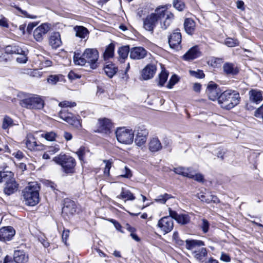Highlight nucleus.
<instances>
[{
  "label": "nucleus",
  "mask_w": 263,
  "mask_h": 263,
  "mask_svg": "<svg viewBox=\"0 0 263 263\" xmlns=\"http://www.w3.org/2000/svg\"><path fill=\"white\" fill-rule=\"evenodd\" d=\"M98 58L99 53L97 49L88 48L84 51L82 57L75 53L73 61L76 65L83 66L87 64L91 68L95 69L97 67Z\"/></svg>",
  "instance_id": "nucleus-1"
},
{
  "label": "nucleus",
  "mask_w": 263,
  "mask_h": 263,
  "mask_svg": "<svg viewBox=\"0 0 263 263\" xmlns=\"http://www.w3.org/2000/svg\"><path fill=\"white\" fill-rule=\"evenodd\" d=\"M239 93L235 90L228 89L221 93L218 98V104L221 107L231 109L239 103Z\"/></svg>",
  "instance_id": "nucleus-2"
},
{
  "label": "nucleus",
  "mask_w": 263,
  "mask_h": 263,
  "mask_svg": "<svg viewBox=\"0 0 263 263\" xmlns=\"http://www.w3.org/2000/svg\"><path fill=\"white\" fill-rule=\"evenodd\" d=\"M40 187L36 182H32L22 191L23 200L25 204L29 206H34L39 202V191Z\"/></svg>",
  "instance_id": "nucleus-3"
},
{
  "label": "nucleus",
  "mask_w": 263,
  "mask_h": 263,
  "mask_svg": "<svg viewBox=\"0 0 263 263\" xmlns=\"http://www.w3.org/2000/svg\"><path fill=\"white\" fill-rule=\"evenodd\" d=\"M20 105L29 109H41L44 106V101L42 98L37 95H25L20 102Z\"/></svg>",
  "instance_id": "nucleus-4"
},
{
  "label": "nucleus",
  "mask_w": 263,
  "mask_h": 263,
  "mask_svg": "<svg viewBox=\"0 0 263 263\" xmlns=\"http://www.w3.org/2000/svg\"><path fill=\"white\" fill-rule=\"evenodd\" d=\"M186 248L188 250L195 249L193 253L194 257L199 261L203 262L208 255L207 250L205 248L198 249V247L204 246L202 241L198 240H186Z\"/></svg>",
  "instance_id": "nucleus-5"
},
{
  "label": "nucleus",
  "mask_w": 263,
  "mask_h": 263,
  "mask_svg": "<svg viewBox=\"0 0 263 263\" xmlns=\"http://www.w3.org/2000/svg\"><path fill=\"white\" fill-rule=\"evenodd\" d=\"M53 161L62 166L63 172L66 174H72L74 172L76 165L75 159L70 156L60 154L53 158Z\"/></svg>",
  "instance_id": "nucleus-6"
},
{
  "label": "nucleus",
  "mask_w": 263,
  "mask_h": 263,
  "mask_svg": "<svg viewBox=\"0 0 263 263\" xmlns=\"http://www.w3.org/2000/svg\"><path fill=\"white\" fill-rule=\"evenodd\" d=\"M116 136L120 143L130 144L133 142L134 133L132 129L120 127L116 132Z\"/></svg>",
  "instance_id": "nucleus-7"
},
{
  "label": "nucleus",
  "mask_w": 263,
  "mask_h": 263,
  "mask_svg": "<svg viewBox=\"0 0 263 263\" xmlns=\"http://www.w3.org/2000/svg\"><path fill=\"white\" fill-rule=\"evenodd\" d=\"M135 132L136 135L135 142L136 144L139 146L144 144L148 135V131L147 128L143 125L140 126L137 128Z\"/></svg>",
  "instance_id": "nucleus-8"
},
{
  "label": "nucleus",
  "mask_w": 263,
  "mask_h": 263,
  "mask_svg": "<svg viewBox=\"0 0 263 263\" xmlns=\"http://www.w3.org/2000/svg\"><path fill=\"white\" fill-rule=\"evenodd\" d=\"M157 227L164 234H167L174 228L173 220L169 216H164L158 221Z\"/></svg>",
  "instance_id": "nucleus-9"
},
{
  "label": "nucleus",
  "mask_w": 263,
  "mask_h": 263,
  "mask_svg": "<svg viewBox=\"0 0 263 263\" xmlns=\"http://www.w3.org/2000/svg\"><path fill=\"white\" fill-rule=\"evenodd\" d=\"M25 142L26 147L31 151H39L44 149V145L41 143H37L35 138L31 133L27 134Z\"/></svg>",
  "instance_id": "nucleus-10"
},
{
  "label": "nucleus",
  "mask_w": 263,
  "mask_h": 263,
  "mask_svg": "<svg viewBox=\"0 0 263 263\" xmlns=\"http://www.w3.org/2000/svg\"><path fill=\"white\" fill-rule=\"evenodd\" d=\"M51 26L48 23H43L36 28L33 31V36L37 42H41L44 36L50 30Z\"/></svg>",
  "instance_id": "nucleus-11"
},
{
  "label": "nucleus",
  "mask_w": 263,
  "mask_h": 263,
  "mask_svg": "<svg viewBox=\"0 0 263 263\" xmlns=\"http://www.w3.org/2000/svg\"><path fill=\"white\" fill-rule=\"evenodd\" d=\"M7 177L5 179H3L6 181L5 187L4 189V193L7 195H10L15 193L18 189V184L13 178Z\"/></svg>",
  "instance_id": "nucleus-12"
},
{
  "label": "nucleus",
  "mask_w": 263,
  "mask_h": 263,
  "mask_svg": "<svg viewBox=\"0 0 263 263\" xmlns=\"http://www.w3.org/2000/svg\"><path fill=\"white\" fill-rule=\"evenodd\" d=\"M97 126L98 128L95 130V132L108 134L110 133L112 125L110 120L104 119L98 120Z\"/></svg>",
  "instance_id": "nucleus-13"
},
{
  "label": "nucleus",
  "mask_w": 263,
  "mask_h": 263,
  "mask_svg": "<svg viewBox=\"0 0 263 263\" xmlns=\"http://www.w3.org/2000/svg\"><path fill=\"white\" fill-rule=\"evenodd\" d=\"M206 93L210 100L212 101L217 100L218 101L220 90L217 84L212 82L209 83L206 88Z\"/></svg>",
  "instance_id": "nucleus-14"
},
{
  "label": "nucleus",
  "mask_w": 263,
  "mask_h": 263,
  "mask_svg": "<svg viewBox=\"0 0 263 263\" xmlns=\"http://www.w3.org/2000/svg\"><path fill=\"white\" fill-rule=\"evenodd\" d=\"M76 212L77 205L74 202L69 199H65L62 208V214L69 216L74 214Z\"/></svg>",
  "instance_id": "nucleus-15"
},
{
  "label": "nucleus",
  "mask_w": 263,
  "mask_h": 263,
  "mask_svg": "<svg viewBox=\"0 0 263 263\" xmlns=\"http://www.w3.org/2000/svg\"><path fill=\"white\" fill-rule=\"evenodd\" d=\"M181 34L179 32H174L168 38V43L171 48L179 50L181 48Z\"/></svg>",
  "instance_id": "nucleus-16"
},
{
  "label": "nucleus",
  "mask_w": 263,
  "mask_h": 263,
  "mask_svg": "<svg viewBox=\"0 0 263 263\" xmlns=\"http://www.w3.org/2000/svg\"><path fill=\"white\" fill-rule=\"evenodd\" d=\"M15 234L12 227H3L0 229V240L6 241L11 240Z\"/></svg>",
  "instance_id": "nucleus-17"
},
{
  "label": "nucleus",
  "mask_w": 263,
  "mask_h": 263,
  "mask_svg": "<svg viewBox=\"0 0 263 263\" xmlns=\"http://www.w3.org/2000/svg\"><path fill=\"white\" fill-rule=\"evenodd\" d=\"M147 53V51L143 47H134L130 50L129 57L133 60H141L146 56Z\"/></svg>",
  "instance_id": "nucleus-18"
},
{
  "label": "nucleus",
  "mask_w": 263,
  "mask_h": 263,
  "mask_svg": "<svg viewBox=\"0 0 263 263\" xmlns=\"http://www.w3.org/2000/svg\"><path fill=\"white\" fill-rule=\"evenodd\" d=\"M157 22L156 14L152 13L144 20L143 27L146 30L153 31Z\"/></svg>",
  "instance_id": "nucleus-19"
},
{
  "label": "nucleus",
  "mask_w": 263,
  "mask_h": 263,
  "mask_svg": "<svg viewBox=\"0 0 263 263\" xmlns=\"http://www.w3.org/2000/svg\"><path fill=\"white\" fill-rule=\"evenodd\" d=\"M157 68L155 65L149 64L147 65L142 70L141 76L143 80H147L153 78L156 73Z\"/></svg>",
  "instance_id": "nucleus-20"
},
{
  "label": "nucleus",
  "mask_w": 263,
  "mask_h": 263,
  "mask_svg": "<svg viewBox=\"0 0 263 263\" xmlns=\"http://www.w3.org/2000/svg\"><path fill=\"white\" fill-rule=\"evenodd\" d=\"M28 254L23 250L17 249L14 251L13 259L16 263H26Z\"/></svg>",
  "instance_id": "nucleus-21"
},
{
  "label": "nucleus",
  "mask_w": 263,
  "mask_h": 263,
  "mask_svg": "<svg viewBox=\"0 0 263 263\" xmlns=\"http://www.w3.org/2000/svg\"><path fill=\"white\" fill-rule=\"evenodd\" d=\"M249 100L250 102L259 104L263 99V96L261 91L256 89H252L249 92Z\"/></svg>",
  "instance_id": "nucleus-22"
},
{
  "label": "nucleus",
  "mask_w": 263,
  "mask_h": 263,
  "mask_svg": "<svg viewBox=\"0 0 263 263\" xmlns=\"http://www.w3.org/2000/svg\"><path fill=\"white\" fill-rule=\"evenodd\" d=\"M49 44L52 48L56 49L62 44L61 35L59 32H55L52 33L49 40Z\"/></svg>",
  "instance_id": "nucleus-23"
},
{
  "label": "nucleus",
  "mask_w": 263,
  "mask_h": 263,
  "mask_svg": "<svg viewBox=\"0 0 263 263\" xmlns=\"http://www.w3.org/2000/svg\"><path fill=\"white\" fill-rule=\"evenodd\" d=\"M223 70L227 75L235 76L239 72V69L234 64L231 63H226L223 66Z\"/></svg>",
  "instance_id": "nucleus-24"
},
{
  "label": "nucleus",
  "mask_w": 263,
  "mask_h": 263,
  "mask_svg": "<svg viewBox=\"0 0 263 263\" xmlns=\"http://www.w3.org/2000/svg\"><path fill=\"white\" fill-rule=\"evenodd\" d=\"M200 55V52L199 51L197 47L195 46L191 48L183 56L185 60H192L197 58Z\"/></svg>",
  "instance_id": "nucleus-25"
},
{
  "label": "nucleus",
  "mask_w": 263,
  "mask_h": 263,
  "mask_svg": "<svg viewBox=\"0 0 263 263\" xmlns=\"http://www.w3.org/2000/svg\"><path fill=\"white\" fill-rule=\"evenodd\" d=\"M149 149L152 152H156L162 148V145L158 138H153L151 139L149 144Z\"/></svg>",
  "instance_id": "nucleus-26"
},
{
  "label": "nucleus",
  "mask_w": 263,
  "mask_h": 263,
  "mask_svg": "<svg viewBox=\"0 0 263 263\" xmlns=\"http://www.w3.org/2000/svg\"><path fill=\"white\" fill-rule=\"evenodd\" d=\"M76 36L81 39L85 38L89 33L88 29L82 26H76L74 27Z\"/></svg>",
  "instance_id": "nucleus-27"
},
{
  "label": "nucleus",
  "mask_w": 263,
  "mask_h": 263,
  "mask_svg": "<svg viewBox=\"0 0 263 263\" xmlns=\"http://www.w3.org/2000/svg\"><path fill=\"white\" fill-rule=\"evenodd\" d=\"M185 31L189 34H192L195 30V23L191 18H186L184 23Z\"/></svg>",
  "instance_id": "nucleus-28"
},
{
  "label": "nucleus",
  "mask_w": 263,
  "mask_h": 263,
  "mask_svg": "<svg viewBox=\"0 0 263 263\" xmlns=\"http://www.w3.org/2000/svg\"><path fill=\"white\" fill-rule=\"evenodd\" d=\"M117 70V67H116V66L112 63L106 65L104 67L105 73L109 78H112L116 73Z\"/></svg>",
  "instance_id": "nucleus-29"
},
{
  "label": "nucleus",
  "mask_w": 263,
  "mask_h": 263,
  "mask_svg": "<svg viewBox=\"0 0 263 263\" xmlns=\"http://www.w3.org/2000/svg\"><path fill=\"white\" fill-rule=\"evenodd\" d=\"M168 76V73L165 70H162L159 74L158 79L156 80L157 84L159 86H163L166 82Z\"/></svg>",
  "instance_id": "nucleus-30"
},
{
  "label": "nucleus",
  "mask_w": 263,
  "mask_h": 263,
  "mask_svg": "<svg viewBox=\"0 0 263 263\" xmlns=\"http://www.w3.org/2000/svg\"><path fill=\"white\" fill-rule=\"evenodd\" d=\"M117 197L121 199H126L128 200H134L135 199V197L130 191L124 190V188H122L121 194Z\"/></svg>",
  "instance_id": "nucleus-31"
},
{
  "label": "nucleus",
  "mask_w": 263,
  "mask_h": 263,
  "mask_svg": "<svg viewBox=\"0 0 263 263\" xmlns=\"http://www.w3.org/2000/svg\"><path fill=\"white\" fill-rule=\"evenodd\" d=\"M22 49L18 46L9 45L5 48V52L7 54H16L21 53Z\"/></svg>",
  "instance_id": "nucleus-32"
},
{
  "label": "nucleus",
  "mask_w": 263,
  "mask_h": 263,
  "mask_svg": "<svg viewBox=\"0 0 263 263\" xmlns=\"http://www.w3.org/2000/svg\"><path fill=\"white\" fill-rule=\"evenodd\" d=\"M115 46L113 44H110L106 48L103 57L105 60H108L114 56Z\"/></svg>",
  "instance_id": "nucleus-33"
},
{
  "label": "nucleus",
  "mask_w": 263,
  "mask_h": 263,
  "mask_svg": "<svg viewBox=\"0 0 263 263\" xmlns=\"http://www.w3.org/2000/svg\"><path fill=\"white\" fill-rule=\"evenodd\" d=\"M66 122L76 128H80L82 127L80 120L74 117L72 114Z\"/></svg>",
  "instance_id": "nucleus-34"
},
{
  "label": "nucleus",
  "mask_w": 263,
  "mask_h": 263,
  "mask_svg": "<svg viewBox=\"0 0 263 263\" xmlns=\"http://www.w3.org/2000/svg\"><path fill=\"white\" fill-rule=\"evenodd\" d=\"M188 178L193 179L199 182H203L204 181L203 176L200 173L196 174L192 168L190 170Z\"/></svg>",
  "instance_id": "nucleus-35"
},
{
  "label": "nucleus",
  "mask_w": 263,
  "mask_h": 263,
  "mask_svg": "<svg viewBox=\"0 0 263 263\" xmlns=\"http://www.w3.org/2000/svg\"><path fill=\"white\" fill-rule=\"evenodd\" d=\"M170 12V11H167V8L165 6H160L158 7L155 10V14H156V16L157 17V20L158 18H161L162 17H164L165 15L166 16V13Z\"/></svg>",
  "instance_id": "nucleus-36"
},
{
  "label": "nucleus",
  "mask_w": 263,
  "mask_h": 263,
  "mask_svg": "<svg viewBox=\"0 0 263 263\" xmlns=\"http://www.w3.org/2000/svg\"><path fill=\"white\" fill-rule=\"evenodd\" d=\"M118 52L119 57L124 60L127 58L129 52L130 53L129 47L128 46L121 47L119 48Z\"/></svg>",
  "instance_id": "nucleus-37"
},
{
  "label": "nucleus",
  "mask_w": 263,
  "mask_h": 263,
  "mask_svg": "<svg viewBox=\"0 0 263 263\" xmlns=\"http://www.w3.org/2000/svg\"><path fill=\"white\" fill-rule=\"evenodd\" d=\"M173 19V14L172 12H167L165 20L161 24V28L166 29L170 25Z\"/></svg>",
  "instance_id": "nucleus-38"
},
{
  "label": "nucleus",
  "mask_w": 263,
  "mask_h": 263,
  "mask_svg": "<svg viewBox=\"0 0 263 263\" xmlns=\"http://www.w3.org/2000/svg\"><path fill=\"white\" fill-rule=\"evenodd\" d=\"M191 168H185L183 167H178L174 168V171L177 174L182 175L183 176L188 177Z\"/></svg>",
  "instance_id": "nucleus-39"
},
{
  "label": "nucleus",
  "mask_w": 263,
  "mask_h": 263,
  "mask_svg": "<svg viewBox=\"0 0 263 263\" xmlns=\"http://www.w3.org/2000/svg\"><path fill=\"white\" fill-rule=\"evenodd\" d=\"M13 121L9 116H5L3 118L2 128L4 129H7L13 126Z\"/></svg>",
  "instance_id": "nucleus-40"
},
{
  "label": "nucleus",
  "mask_w": 263,
  "mask_h": 263,
  "mask_svg": "<svg viewBox=\"0 0 263 263\" xmlns=\"http://www.w3.org/2000/svg\"><path fill=\"white\" fill-rule=\"evenodd\" d=\"M176 221L181 224H186L190 221V217L187 214H179Z\"/></svg>",
  "instance_id": "nucleus-41"
},
{
  "label": "nucleus",
  "mask_w": 263,
  "mask_h": 263,
  "mask_svg": "<svg viewBox=\"0 0 263 263\" xmlns=\"http://www.w3.org/2000/svg\"><path fill=\"white\" fill-rule=\"evenodd\" d=\"M62 79V75H50L47 79V82L51 85H55L58 82L61 81Z\"/></svg>",
  "instance_id": "nucleus-42"
},
{
  "label": "nucleus",
  "mask_w": 263,
  "mask_h": 263,
  "mask_svg": "<svg viewBox=\"0 0 263 263\" xmlns=\"http://www.w3.org/2000/svg\"><path fill=\"white\" fill-rule=\"evenodd\" d=\"M189 72L191 76L197 79H202L205 77L204 73L201 70L198 69L197 71L190 70Z\"/></svg>",
  "instance_id": "nucleus-43"
},
{
  "label": "nucleus",
  "mask_w": 263,
  "mask_h": 263,
  "mask_svg": "<svg viewBox=\"0 0 263 263\" xmlns=\"http://www.w3.org/2000/svg\"><path fill=\"white\" fill-rule=\"evenodd\" d=\"M18 55V57L16 58V61L19 63H25L28 60L27 54L26 51L22 49L21 53H16Z\"/></svg>",
  "instance_id": "nucleus-44"
},
{
  "label": "nucleus",
  "mask_w": 263,
  "mask_h": 263,
  "mask_svg": "<svg viewBox=\"0 0 263 263\" xmlns=\"http://www.w3.org/2000/svg\"><path fill=\"white\" fill-rule=\"evenodd\" d=\"M171 198H172V196L171 195L165 193L164 195L158 196L155 200L158 202L164 204L168 199Z\"/></svg>",
  "instance_id": "nucleus-45"
},
{
  "label": "nucleus",
  "mask_w": 263,
  "mask_h": 263,
  "mask_svg": "<svg viewBox=\"0 0 263 263\" xmlns=\"http://www.w3.org/2000/svg\"><path fill=\"white\" fill-rule=\"evenodd\" d=\"M225 44L230 47H233L239 45V42L237 39L231 37L227 38L225 41Z\"/></svg>",
  "instance_id": "nucleus-46"
},
{
  "label": "nucleus",
  "mask_w": 263,
  "mask_h": 263,
  "mask_svg": "<svg viewBox=\"0 0 263 263\" xmlns=\"http://www.w3.org/2000/svg\"><path fill=\"white\" fill-rule=\"evenodd\" d=\"M42 137L48 141H53L55 140L57 134L53 132H47L42 134Z\"/></svg>",
  "instance_id": "nucleus-47"
},
{
  "label": "nucleus",
  "mask_w": 263,
  "mask_h": 263,
  "mask_svg": "<svg viewBox=\"0 0 263 263\" xmlns=\"http://www.w3.org/2000/svg\"><path fill=\"white\" fill-rule=\"evenodd\" d=\"M173 6L180 11L183 10L185 8V4L181 0H174Z\"/></svg>",
  "instance_id": "nucleus-48"
},
{
  "label": "nucleus",
  "mask_w": 263,
  "mask_h": 263,
  "mask_svg": "<svg viewBox=\"0 0 263 263\" xmlns=\"http://www.w3.org/2000/svg\"><path fill=\"white\" fill-rule=\"evenodd\" d=\"M59 114L60 118L65 121H66L68 118L72 115L71 113L67 112L66 109H62Z\"/></svg>",
  "instance_id": "nucleus-49"
},
{
  "label": "nucleus",
  "mask_w": 263,
  "mask_h": 263,
  "mask_svg": "<svg viewBox=\"0 0 263 263\" xmlns=\"http://www.w3.org/2000/svg\"><path fill=\"white\" fill-rule=\"evenodd\" d=\"M59 105L63 108L66 109V107H73L76 106V103L74 102H69L68 101H64L59 103Z\"/></svg>",
  "instance_id": "nucleus-50"
},
{
  "label": "nucleus",
  "mask_w": 263,
  "mask_h": 263,
  "mask_svg": "<svg viewBox=\"0 0 263 263\" xmlns=\"http://www.w3.org/2000/svg\"><path fill=\"white\" fill-rule=\"evenodd\" d=\"M179 81V78L176 74H174L172 76L170 79L167 87L169 89H171L174 85H175Z\"/></svg>",
  "instance_id": "nucleus-51"
},
{
  "label": "nucleus",
  "mask_w": 263,
  "mask_h": 263,
  "mask_svg": "<svg viewBox=\"0 0 263 263\" xmlns=\"http://www.w3.org/2000/svg\"><path fill=\"white\" fill-rule=\"evenodd\" d=\"M103 162L105 163L104 173L105 175L109 176L110 169L111 167L112 164V160L111 159L108 160H105L103 161Z\"/></svg>",
  "instance_id": "nucleus-52"
},
{
  "label": "nucleus",
  "mask_w": 263,
  "mask_h": 263,
  "mask_svg": "<svg viewBox=\"0 0 263 263\" xmlns=\"http://www.w3.org/2000/svg\"><path fill=\"white\" fill-rule=\"evenodd\" d=\"M132 176V171L126 166H125L123 170V173L119 177L125 178H130Z\"/></svg>",
  "instance_id": "nucleus-53"
},
{
  "label": "nucleus",
  "mask_w": 263,
  "mask_h": 263,
  "mask_svg": "<svg viewBox=\"0 0 263 263\" xmlns=\"http://www.w3.org/2000/svg\"><path fill=\"white\" fill-rule=\"evenodd\" d=\"M60 151V147L58 145L48 147L47 150L50 156L54 155Z\"/></svg>",
  "instance_id": "nucleus-54"
},
{
  "label": "nucleus",
  "mask_w": 263,
  "mask_h": 263,
  "mask_svg": "<svg viewBox=\"0 0 263 263\" xmlns=\"http://www.w3.org/2000/svg\"><path fill=\"white\" fill-rule=\"evenodd\" d=\"M87 150L84 147H81L77 152V154L81 161H83L84 156L85 155Z\"/></svg>",
  "instance_id": "nucleus-55"
},
{
  "label": "nucleus",
  "mask_w": 263,
  "mask_h": 263,
  "mask_svg": "<svg viewBox=\"0 0 263 263\" xmlns=\"http://www.w3.org/2000/svg\"><path fill=\"white\" fill-rule=\"evenodd\" d=\"M13 176V173L11 172H4L2 173L0 171V182L3 181V179H5L7 177H11Z\"/></svg>",
  "instance_id": "nucleus-56"
},
{
  "label": "nucleus",
  "mask_w": 263,
  "mask_h": 263,
  "mask_svg": "<svg viewBox=\"0 0 263 263\" xmlns=\"http://www.w3.org/2000/svg\"><path fill=\"white\" fill-rule=\"evenodd\" d=\"M201 227L203 232L204 233H206L208 231L209 228V223L208 221L204 219H202Z\"/></svg>",
  "instance_id": "nucleus-57"
},
{
  "label": "nucleus",
  "mask_w": 263,
  "mask_h": 263,
  "mask_svg": "<svg viewBox=\"0 0 263 263\" xmlns=\"http://www.w3.org/2000/svg\"><path fill=\"white\" fill-rule=\"evenodd\" d=\"M211 62V64L212 66H216L217 64H220L222 62V59L220 58H212L211 60L208 62Z\"/></svg>",
  "instance_id": "nucleus-58"
},
{
  "label": "nucleus",
  "mask_w": 263,
  "mask_h": 263,
  "mask_svg": "<svg viewBox=\"0 0 263 263\" xmlns=\"http://www.w3.org/2000/svg\"><path fill=\"white\" fill-rule=\"evenodd\" d=\"M254 116L263 120V104L255 111Z\"/></svg>",
  "instance_id": "nucleus-59"
},
{
  "label": "nucleus",
  "mask_w": 263,
  "mask_h": 263,
  "mask_svg": "<svg viewBox=\"0 0 263 263\" xmlns=\"http://www.w3.org/2000/svg\"><path fill=\"white\" fill-rule=\"evenodd\" d=\"M169 217H171L172 220L174 219L176 220L179 214H178L176 211H173L170 208H168Z\"/></svg>",
  "instance_id": "nucleus-60"
},
{
  "label": "nucleus",
  "mask_w": 263,
  "mask_h": 263,
  "mask_svg": "<svg viewBox=\"0 0 263 263\" xmlns=\"http://www.w3.org/2000/svg\"><path fill=\"white\" fill-rule=\"evenodd\" d=\"M220 259L225 262H230L231 261L230 256L223 252H222L221 254Z\"/></svg>",
  "instance_id": "nucleus-61"
},
{
  "label": "nucleus",
  "mask_w": 263,
  "mask_h": 263,
  "mask_svg": "<svg viewBox=\"0 0 263 263\" xmlns=\"http://www.w3.org/2000/svg\"><path fill=\"white\" fill-rule=\"evenodd\" d=\"M110 221L113 223L115 227L118 231L121 232V233H124V232L121 230V225L118 222L114 219L110 220Z\"/></svg>",
  "instance_id": "nucleus-62"
},
{
  "label": "nucleus",
  "mask_w": 263,
  "mask_h": 263,
  "mask_svg": "<svg viewBox=\"0 0 263 263\" xmlns=\"http://www.w3.org/2000/svg\"><path fill=\"white\" fill-rule=\"evenodd\" d=\"M69 231L68 230H64L63 232L62 238L63 239V241L65 242V243H66L67 239L69 236Z\"/></svg>",
  "instance_id": "nucleus-63"
},
{
  "label": "nucleus",
  "mask_w": 263,
  "mask_h": 263,
  "mask_svg": "<svg viewBox=\"0 0 263 263\" xmlns=\"http://www.w3.org/2000/svg\"><path fill=\"white\" fill-rule=\"evenodd\" d=\"M12 155L14 156L16 158H17L19 160L22 159L24 157L23 153L20 151H18L16 152H14L12 154Z\"/></svg>",
  "instance_id": "nucleus-64"
}]
</instances>
